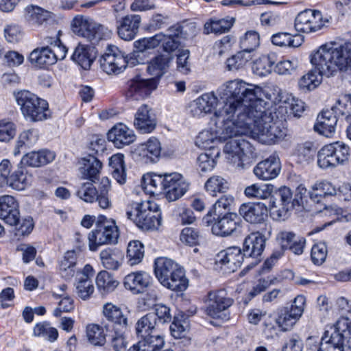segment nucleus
Returning <instances> with one entry per match:
<instances>
[{
  "label": "nucleus",
  "mask_w": 351,
  "mask_h": 351,
  "mask_svg": "<svg viewBox=\"0 0 351 351\" xmlns=\"http://www.w3.org/2000/svg\"><path fill=\"white\" fill-rule=\"evenodd\" d=\"M232 95H239L245 98V105L231 99L226 104L224 111L234 118V122H228L225 129L226 134L230 135L249 134L258 141L275 143L285 138L286 129L280 121H274L270 113L265 112V102L263 99V89L255 85H238L232 84Z\"/></svg>",
  "instance_id": "nucleus-1"
},
{
  "label": "nucleus",
  "mask_w": 351,
  "mask_h": 351,
  "mask_svg": "<svg viewBox=\"0 0 351 351\" xmlns=\"http://www.w3.org/2000/svg\"><path fill=\"white\" fill-rule=\"evenodd\" d=\"M236 83H237L239 86L241 84L251 85L243 80H239L229 81L221 85L217 90V93L223 102L222 106L219 108V101L218 97L214 92L202 94L201 96L193 100L189 106L190 113L194 117H202L212 112H214V115L216 117H227L226 121L223 120V128L220 132L222 137L232 136V135L226 134L225 129L226 128V126L228 125L227 123L228 122H234L235 119V117L228 115L224 111L226 104H228L231 99H232V100H237L239 103H243L245 105L247 104L244 100L245 98L242 95H239L237 97H234L231 94L232 92L230 91V87L232 84Z\"/></svg>",
  "instance_id": "nucleus-2"
},
{
  "label": "nucleus",
  "mask_w": 351,
  "mask_h": 351,
  "mask_svg": "<svg viewBox=\"0 0 351 351\" xmlns=\"http://www.w3.org/2000/svg\"><path fill=\"white\" fill-rule=\"evenodd\" d=\"M147 185L155 189L153 193L164 192L166 198L170 201H176L182 197L189 189V184L178 173L156 174L145 178Z\"/></svg>",
  "instance_id": "nucleus-3"
},
{
  "label": "nucleus",
  "mask_w": 351,
  "mask_h": 351,
  "mask_svg": "<svg viewBox=\"0 0 351 351\" xmlns=\"http://www.w3.org/2000/svg\"><path fill=\"white\" fill-rule=\"evenodd\" d=\"M351 350V319L339 318L330 330H326L318 351H344Z\"/></svg>",
  "instance_id": "nucleus-4"
},
{
  "label": "nucleus",
  "mask_w": 351,
  "mask_h": 351,
  "mask_svg": "<svg viewBox=\"0 0 351 351\" xmlns=\"http://www.w3.org/2000/svg\"><path fill=\"white\" fill-rule=\"evenodd\" d=\"M126 212L128 219L143 230H155L161 224L159 206L154 201L132 202Z\"/></svg>",
  "instance_id": "nucleus-5"
},
{
  "label": "nucleus",
  "mask_w": 351,
  "mask_h": 351,
  "mask_svg": "<svg viewBox=\"0 0 351 351\" xmlns=\"http://www.w3.org/2000/svg\"><path fill=\"white\" fill-rule=\"evenodd\" d=\"M313 66H351V43L324 45L310 56Z\"/></svg>",
  "instance_id": "nucleus-6"
},
{
  "label": "nucleus",
  "mask_w": 351,
  "mask_h": 351,
  "mask_svg": "<svg viewBox=\"0 0 351 351\" xmlns=\"http://www.w3.org/2000/svg\"><path fill=\"white\" fill-rule=\"evenodd\" d=\"M15 97L26 119L32 122H38L51 117V111L46 100L26 90L19 92Z\"/></svg>",
  "instance_id": "nucleus-7"
},
{
  "label": "nucleus",
  "mask_w": 351,
  "mask_h": 351,
  "mask_svg": "<svg viewBox=\"0 0 351 351\" xmlns=\"http://www.w3.org/2000/svg\"><path fill=\"white\" fill-rule=\"evenodd\" d=\"M166 67H147V72L152 76L143 79L136 75L128 82L126 97L134 100H141L149 97L157 88L158 82L166 73Z\"/></svg>",
  "instance_id": "nucleus-8"
},
{
  "label": "nucleus",
  "mask_w": 351,
  "mask_h": 351,
  "mask_svg": "<svg viewBox=\"0 0 351 351\" xmlns=\"http://www.w3.org/2000/svg\"><path fill=\"white\" fill-rule=\"evenodd\" d=\"M71 28L75 34L92 43L109 39L112 35V32L108 27L82 15H77L73 19Z\"/></svg>",
  "instance_id": "nucleus-9"
},
{
  "label": "nucleus",
  "mask_w": 351,
  "mask_h": 351,
  "mask_svg": "<svg viewBox=\"0 0 351 351\" xmlns=\"http://www.w3.org/2000/svg\"><path fill=\"white\" fill-rule=\"evenodd\" d=\"M243 134L233 135L228 141L224 147L223 152L228 162L237 168H243V162L252 153V147L250 143L239 136Z\"/></svg>",
  "instance_id": "nucleus-10"
},
{
  "label": "nucleus",
  "mask_w": 351,
  "mask_h": 351,
  "mask_svg": "<svg viewBox=\"0 0 351 351\" xmlns=\"http://www.w3.org/2000/svg\"><path fill=\"white\" fill-rule=\"evenodd\" d=\"M118 229L114 221H108L104 217H100L96 229L88 234V245L91 251H95L98 247L117 242Z\"/></svg>",
  "instance_id": "nucleus-11"
},
{
  "label": "nucleus",
  "mask_w": 351,
  "mask_h": 351,
  "mask_svg": "<svg viewBox=\"0 0 351 351\" xmlns=\"http://www.w3.org/2000/svg\"><path fill=\"white\" fill-rule=\"evenodd\" d=\"M115 20L117 32L121 39L130 41L136 37L141 24V16L139 14L116 16Z\"/></svg>",
  "instance_id": "nucleus-12"
},
{
  "label": "nucleus",
  "mask_w": 351,
  "mask_h": 351,
  "mask_svg": "<svg viewBox=\"0 0 351 351\" xmlns=\"http://www.w3.org/2000/svg\"><path fill=\"white\" fill-rule=\"evenodd\" d=\"M212 232L221 237L241 233V221L236 213H229L218 217L211 228Z\"/></svg>",
  "instance_id": "nucleus-13"
},
{
  "label": "nucleus",
  "mask_w": 351,
  "mask_h": 351,
  "mask_svg": "<svg viewBox=\"0 0 351 351\" xmlns=\"http://www.w3.org/2000/svg\"><path fill=\"white\" fill-rule=\"evenodd\" d=\"M295 29L304 33L315 32L323 27L319 11L305 10L300 12L295 19Z\"/></svg>",
  "instance_id": "nucleus-14"
},
{
  "label": "nucleus",
  "mask_w": 351,
  "mask_h": 351,
  "mask_svg": "<svg viewBox=\"0 0 351 351\" xmlns=\"http://www.w3.org/2000/svg\"><path fill=\"white\" fill-rule=\"evenodd\" d=\"M208 297V304L206 313L213 318L220 317V314L233 304V300L228 296L225 289L211 291Z\"/></svg>",
  "instance_id": "nucleus-15"
},
{
  "label": "nucleus",
  "mask_w": 351,
  "mask_h": 351,
  "mask_svg": "<svg viewBox=\"0 0 351 351\" xmlns=\"http://www.w3.org/2000/svg\"><path fill=\"white\" fill-rule=\"evenodd\" d=\"M94 276L93 267L86 264L82 270L77 271L75 276V292L83 300H88L94 293L95 287L92 278Z\"/></svg>",
  "instance_id": "nucleus-16"
},
{
  "label": "nucleus",
  "mask_w": 351,
  "mask_h": 351,
  "mask_svg": "<svg viewBox=\"0 0 351 351\" xmlns=\"http://www.w3.org/2000/svg\"><path fill=\"white\" fill-rule=\"evenodd\" d=\"M59 49L62 54L58 57L49 47H38L34 49L27 57V60L31 64L37 66H52L56 63L58 59H64L67 52L65 46H60Z\"/></svg>",
  "instance_id": "nucleus-17"
},
{
  "label": "nucleus",
  "mask_w": 351,
  "mask_h": 351,
  "mask_svg": "<svg viewBox=\"0 0 351 351\" xmlns=\"http://www.w3.org/2000/svg\"><path fill=\"white\" fill-rule=\"evenodd\" d=\"M245 256L239 247H229L220 251L216 256V263L221 265L223 269L228 272H234L241 267Z\"/></svg>",
  "instance_id": "nucleus-18"
},
{
  "label": "nucleus",
  "mask_w": 351,
  "mask_h": 351,
  "mask_svg": "<svg viewBox=\"0 0 351 351\" xmlns=\"http://www.w3.org/2000/svg\"><path fill=\"white\" fill-rule=\"evenodd\" d=\"M161 144L158 138H150L146 143L140 145L134 152L136 160L144 163L156 162L161 154Z\"/></svg>",
  "instance_id": "nucleus-19"
},
{
  "label": "nucleus",
  "mask_w": 351,
  "mask_h": 351,
  "mask_svg": "<svg viewBox=\"0 0 351 351\" xmlns=\"http://www.w3.org/2000/svg\"><path fill=\"white\" fill-rule=\"evenodd\" d=\"M278 194L282 208H278L275 202L270 201V213L275 220H285L288 217V212L295 208L292 193L289 188L285 186L280 189Z\"/></svg>",
  "instance_id": "nucleus-20"
},
{
  "label": "nucleus",
  "mask_w": 351,
  "mask_h": 351,
  "mask_svg": "<svg viewBox=\"0 0 351 351\" xmlns=\"http://www.w3.org/2000/svg\"><path fill=\"white\" fill-rule=\"evenodd\" d=\"M280 170L281 165L279 158L272 155L259 162L254 168L253 172L260 180H270L276 178Z\"/></svg>",
  "instance_id": "nucleus-21"
},
{
  "label": "nucleus",
  "mask_w": 351,
  "mask_h": 351,
  "mask_svg": "<svg viewBox=\"0 0 351 351\" xmlns=\"http://www.w3.org/2000/svg\"><path fill=\"white\" fill-rule=\"evenodd\" d=\"M239 213L246 221L253 224L262 223L267 217V208L261 202L242 204Z\"/></svg>",
  "instance_id": "nucleus-22"
},
{
  "label": "nucleus",
  "mask_w": 351,
  "mask_h": 351,
  "mask_svg": "<svg viewBox=\"0 0 351 351\" xmlns=\"http://www.w3.org/2000/svg\"><path fill=\"white\" fill-rule=\"evenodd\" d=\"M19 203L9 195L0 196V218L9 225H16L19 221Z\"/></svg>",
  "instance_id": "nucleus-23"
},
{
  "label": "nucleus",
  "mask_w": 351,
  "mask_h": 351,
  "mask_svg": "<svg viewBox=\"0 0 351 351\" xmlns=\"http://www.w3.org/2000/svg\"><path fill=\"white\" fill-rule=\"evenodd\" d=\"M266 239L259 232H252L244 239L243 253L245 258H253L256 262L259 261L265 247Z\"/></svg>",
  "instance_id": "nucleus-24"
},
{
  "label": "nucleus",
  "mask_w": 351,
  "mask_h": 351,
  "mask_svg": "<svg viewBox=\"0 0 351 351\" xmlns=\"http://www.w3.org/2000/svg\"><path fill=\"white\" fill-rule=\"evenodd\" d=\"M157 121L153 110L147 104L142 105L135 114L134 125L141 133H150L156 126Z\"/></svg>",
  "instance_id": "nucleus-25"
},
{
  "label": "nucleus",
  "mask_w": 351,
  "mask_h": 351,
  "mask_svg": "<svg viewBox=\"0 0 351 351\" xmlns=\"http://www.w3.org/2000/svg\"><path fill=\"white\" fill-rule=\"evenodd\" d=\"M337 121L334 110H323L317 116L314 130L326 137H331L335 133Z\"/></svg>",
  "instance_id": "nucleus-26"
},
{
  "label": "nucleus",
  "mask_w": 351,
  "mask_h": 351,
  "mask_svg": "<svg viewBox=\"0 0 351 351\" xmlns=\"http://www.w3.org/2000/svg\"><path fill=\"white\" fill-rule=\"evenodd\" d=\"M108 139L117 148H121L133 143L136 136L132 130L123 123H119L108 132Z\"/></svg>",
  "instance_id": "nucleus-27"
},
{
  "label": "nucleus",
  "mask_w": 351,
  "mask_h": 351,
  "mask_svg": "<svg viewBox=\"0 0 351 351\" xmlns=\"http://www.w3.org/2000/svg\"><path fill=\"white\" fill-rule=\"evenodd\" d=\"M79 172L82 178L95 182L99 180L102 163L94 156L88 154L80 162Z\"/></svg>",
  "instance_id": "nucleus-28"
},
{
  "label": "nucleus",
  "mask_w": 351,
  "mask_h": 351,
  "mask_svg": "<svg viewBox=\"0 0 351 351\" xmlns=\"http://www.w3.org/2000/svg\"><path fill=\"white\" fill-rule=\"evenodd\" d=\"M164 53H159L151 60L152 66H168L172 61L173 56L171 52L175 51L180 45L179 39L173 38L164 34L162 41Z\"/></svg>",
  "instance_id": "nucleus-29"
},
{
  "label": "nucleus",
  "mask_w": 351,
  "mask_h": 351,
  "mask_svg": "<svg viewBox=\"0 0 351 351\" xmlns=\"http://www.w3.org/2000/svg\"><path fill=\"white\" fill-rule=\"evenodd\" d=\"M152 281L151 276L145 271L132 272L124 278V287L134 293H143Z\"/></svg>",
  "instance_id": "nucleus-30"
},
{
  "label": "nucleus",
  "mask_w": 351,
  "mask_h": 351,
  "mask_svg": "<svg viewBox=\"0 0 351 351\" xmlns=\"http://www.w3.org/2000/svg\"><path fill=\"white\" fill-rule=\"evenodd\" d=\"M104 317L112 323L118 330H125L128 326V315L120 307L112 304L106 303L103 306Z\"/></svg>",
  "instance_id": "nucleus-31"
},
{
  "label": "nucleus",
  "mask_w": 351,
  "mask_h": 351,
  "mask_svg": "<svg viewBox=\"0 0 351 351\" xmlns=\"http://www.w3.org/2000/svg\"><path fill=\"white\" fill-rule=\"evenodd\" d=\"M180 265L172 259L166 257L157 258L154 261V274L158 281L162 285L178 269Z\"/></svg>",
  "instance_id": "nucleus-32"
},
{
  "label": "nucleus",
  "mask_w": 351,
  "mask_h": 351,
  "mask_svg": "<svg viewBox=\"0 0 351 351\" xmlns=\"http://www.w3.org/2000/svg\"><path fill=\"white\" fill-rule=\"evenodd\" d=\"M56 157L53 152L48 149H41L38 152H31L22 158L21 162L32 167H39L51 162Z\"/></svg>",
  "instance_id": "nucleus-33"
},
{
  "label": "nucleus",
  "mask_w": 351,
  "mask_h": 351,
  "mask_svg": "<svg viewBox=\"0 0 351 351\" xmlns=\"http://www.w3.org/2000/svg\"><path fill=\"white\" fill-rule=\"evenodd\" d=\"M32 182V176L21 167L14 171L7 180L6 186L14 190L23 191L29 186Z\"/></svg>",
  "instance_id": "nucleus-34"
},
{
  "label": "nucleus",
  "mask_w": 351,
  "mask_h": 351,
  "mask_svg": "<svg viewBox=\"0 0 351 351\" xmlns=\"http://www.w3.org/2000/svg\"><path fill=\"white\" fill-rule=\"evenodd\" d=\"M162 285L176 292L185 291L189 286V280L186 277L184 268L180 265L172 276L167 279Z\"/></svg>",
  "instance_id": "nucleus-35"
},
{
  "label": "nucleus",
  "mask_w": 351,
  "mask_h": 351,
  "mask_svg": "<svg viewBox=\"0 0 351 351\" xmlns=\"http://www.w3.org/2000/svg\"><path fill=\"white\" fill-rule=\"evenodd\" d=\"M50 18V12L40 7L30 5L24 10V19L31 25H41Z\"/></svg>",
  "instance_id": "nucleus-36"
},
{
  "label": "nucleus",
  "mask_w": 351,
  "mask_h": 351,
  "mask_svg": "<svg viewBox=\"0 0 351 351\" xmlns=\"http://www.w3.org/2000/svg\"><path fill=\"white\" fill-rule=\"evenodd\" d=\"M95 57V53L90 47L79 43L75 48L71 59L79 66H91Z\"/></svg>",
  "instance_id": "nucleus-37"
},
{
  "label": "nucleus",
  "mask_w": 351,
  "mask_h": 351,
  "mask_svg": "<svg viewBox=\"0 0 351 351\" xmlns=\"http://www.w3.org/2000/svg\"><path fill=\"white\" fill-rule=\"evenodd\" d=\"M103 266L107 269L117 270L122 263L123 254L121 252L107 248L102 250L99 254Z\"/></svg>",
  "instance_id": "nucleus-38"
},
{
  "label": "nucleus",
  "mask_w": 351,
  "mask_h": 351,
  "mask_svg": "<svg viewBox=\"0 0 351 351\" xmlns=\"http://www.w3.org/2000/svg\"><path fill=\"white\" fill-rule=\"evenodd\" d=\"M336 194L335 187L326 180L317 181L311 187L309 191L310 198L315 202H319L321 198L327 196H333Z\"/></svg>",
  "instance_id": "nucleus-39"
},
{
  "label": "nucleus",
  "mask_w": 351,
  "mask_h": 351,
  "mask_svg": "<svg viewBox=\"0 0 351 351\" xmlns=\"http://www.w3.org/2000/svg\"><path fill=\"white\" fill-rule=\"evenodd\" d=\"M124 61V53L115 46L109 45L99 59L100 66H118Z\"/></svg>",
  "instance_id": "nucleus-40"
},
{
  "label": "nucleus",
  "mask_w": 351,
  "mask_h": 351,
  "mask_svg": "<svg viewBox=\"0 0 351 351\" xmlns=\"http://www.w3.org/2000/svg\"><path fill=\"white\" fill-rule=\"evenodd\" d=\"M109 165L112 169V177L120 184L126 182L127 174L124 165V156L122 154L112 155L109 159Z\"/></svg>",
  "instance_id": "nucleus-41"
},
{
  "label": "nucleus",
  "mask_w": 351,
  "mask_h": 351,
  "mask_svg": "<svg viewBox=\"0 0 351 351\" xmlns=\"http://www.w3.org/2000/svg\"><path fill=\"white\" fill-rule=\"evenodd\" d=\"M38 132L36 129H28L21 132L17 138L14 155H18L23 147L29 148L34 145L38 140Z\"/></svg>",
  "instance_id": "nucleus-42"
},
{
  "label": "nucleus",
  "mask_w": 351,
  "mask_h": 351,
  "mask_svg": "<svg viewBox=\"0 0 351 351\" xmlns=\"http://www.w3.org/2000/svg\"><path fill=\"white\" fill-rule=\"evenodd\" d=\"M322 82L319 67H314L299 81V87L304 91H311L316 88Z\"/></svg>",
  "instance_id": "nucleus-43"
},
{
  "label": "nucleus",
  "mask_w": 351,
  "mask_h": 351,
  "mask_svg": "<svg viewBox=\"0 0 351 351\" xmlns=\"http://www.w3.org/2000/svg\"><path fill=\"white\" fill-rule=\"evenodd\" d=\"M234 22V18H226L221 19H210L204 25V32L206 34L215 33L223 34L228 32Z\"/></svg>",
  "instance_id": "nucleus-44"
},
{
  "label": "nucleus",
  "mask_w": 351,
  "mask_h": 351,
  "mask_svg": "<svg viewBox=\"0 0 351 351\" xmlns=\"http://www.w3.org/2000/svg\"><path fill=\"white\" fill-rule=\"evenodd\" d=\"M159 328L156 322L155 315L147 313L138 320L136 324V332L138 338L140 339L144 335L152 334L154 330Z\"/></svg>",
  "instance_id": "nucleus-45"
},
{
  "label": "nucleus",
  "mask_w": 351,
  "mask_h": 351,
  "mask_svg": "<svg viewBox=\"0 0 351 351\" xmlns=\"http://www.w3.org/2000/svg\"><path fill=\"white\" fill-rule=\"evenodd\" d=\"M274 186L270 184H254L245 189L244 193L249 198L265 199L270 197Z\"/></svg>",
  "instance_id": "nucleus-46"
},
{
  "label": "nucleus",
  "mask_w": 351,
  "mask_h": 351,
  "mask_svg": "<svg viewBox=\"0 0 351 351\" xmlns=\"http://www.w3.org/2000/svg\"><path fill=\"white\" fill-rule=\"evenodd\" d=\"M96 285L102 293L113 291L118 286L119 282L106 271L99 272L96 277Z\"/></svg>",
  "instance_id": "nucleus-47"
},
{
  "label": "nucleus",
  "mask_w": 351,
  "mask_h": 351,
  "mask_svg": "<svg viewBox=\"0 0 351 351\" xmlns=\"http://www.w3.org/2000/svg\"><path fill=\"white\" fill-rule=\"evenodd\" d=\"M33 335L35 337H44L50 342H54L58 337V331L49 322H42L35 325L33 328Z\"/></svg>",
  "instance_id": "nucleus-48"
},
{
  "label": "nucleus",
  "mask_w": 351,
  "mask_h": 351,
  "mask_svg": "<svg viewBox=\"0 0 351 351\" xmlns=\"http://www.w3.org/2000/svg\"><path fill=\"white\" fill-rule=\"evenodd\" d=\"M138 343L147 351H158L163 348L165 340L163 336L159 334H150L138 339Z\"/></svg>",
  "instance_id": "nucleus-49"
},
{
  "label": "nucleus",
  "mask_w": 351,
  "mask_h": 351,
  "mask_svg": "<svg viewBox=\"0 0 351 351\" xmlns=\"http://www.w3.org/2000/svg\"><path fill=\"white\" fill-rule=\"evenodd\" d=\"M317 165L322 169L332 168L339 165L330 144L324 146L318 152Z\"/></svg>",
  "instance_id": "nucleus-50"
},
{
  "label": "nucleus",
  "mask_w": 351,
  "mask_h": 351,
  "mask_svg": "<svg viewBox=\"0 0 351 351\" xmlns=\"http://www.w3.org/2000/svg\"><path fill=\"white\" fill-rule=\"evenodd\" d=\"M128 263L133 266L140 263L144 257V246L139 241H132L127 249Z\"/></svg>",
  "instance_id": "nucleus-51"
},
{
  "label": "nucleus",
  "mask_w": 351,
  "mask_h": 351,
  "mask_svg": "<svg viewBox=\"0 0 351 351\" xmlns=\"http://www.w3.org/2000/svg\"><path fill=\"white\" fill-rule=\"evenodd\" d=\"M254 64H261L264 66H280L283 64L288 63L289 64H298V60L296 58H285L281 57L279 60L278 56L275 53H270L267 55H263L258 59L253 61Z\"/></svg>",
  "instance_id": "nucleus-52"
},
{
  "label": "nucleus",
  "mask_w": 351,
  "mask_h": 351,
  "mask_svg": "<svg viewBox=\"0 0 351 351\" xmlns=\"http://www.w3.org/2000/svg\"><path fill=\"white\" fill-rule=\"evenodd\" d=\"M228 188V181L219 176L210 177L205 183L206 191L212 196H216L218 193H224Z\"/></svg>",
  "instance_id": "nucleus-53"
},
{
  "label": "nucleus",
  "mask_w": 351,
  "mask_h": 351,
  "mask_svg": "<svg viewBox=\"0 0 351 351\" xmlns=\"http://www.w3.org/2000/svg\"><path fill=\"white\" fill-rule=\"evenodd\" d=\"M222 128L223 126L220 128L219 130H217L215 132L210 130L202 131L196 138V145L202 148L208 149L212 147V144L217 139V136L224 140L228 138V136L222 137V135L220 134Z\"/></svg>",
  "instance_id": "nucleus-54"
},
{
  "label": "nucleus",
  "mask_w": 351,
  "mask_h": 351,
  "mask_svg": "<svg viewBox=\"0 0 351 351\" xmlns=\"http://www.w3.org/2000/svg\"><path fill=\"white\" fill-rule=\"evenodd\" d=\"M86 337L90 343L102 346L106 343V335L104 329L97 324H89L86 326Z\"/></svg>",
  "instance_id": "nucleus-55"
},
{
  "label": "nucleus",
  "mask_w": 351,
  "mask_h": 351,
  "mask_svg": "<svg viewBox=\"0 0 351 351\" xmlns=\"http://www.w3.org/2000/svg\"><path fill=\"white\" fill-rule=\"evenodd\" d=\"M174 219L182 225L192 224L196 220L193 211L185 205H178L173 210Z\"/></svg>",
  "instance_id": "nucleus-56"
},
{
  "label": "nucleus",
  "mask_w": 351,
  "mask_h": 351,
  "mask_svg": "<svg viewBox=\"0 0 351 351\" xmlns=\"http://www.w3.org/2000/svg\"><path fill=\"white\" fill-rule=\"evenodd\" d=\"M276 100L280 103H288L290 105L291 112L295 117H300L304 110V103L302 100L295 99L291 95H285L280 90H279Z\"/></svg>",
  "instance_id": "nucleus-57"
},
{
  "label": "nucleus",
  "mask_w": 351,
  "mask_h": 351,
  "mask_svg": "<svg viewBox=\"0 0 351 351\" xmlns=\"http://www.w3.org/2000/svg\"><path fill=\"white\" fill-rule=\"evenodd\" d=\"M332 151L336 158L339 165H343L349 161L351 156V149L350 147L343 142L337 141L330 143Z\"/></svg>",
  "instance_id": "nucleus-58"
},
{
  "label": "nucleus",
  "mask_w": 351,
  "mask_h": 351,
  "mask_svg": "<svg viewBox=\"0 0 351 351\" xmlns=\"http://www.w3.org/2000/svg\"><path fill=\"white\" fill-rule=\"evenodd\" d=\"M0 60L8 66H20L24 62V56L16 51H5L0 44Z\"/></svg>",
  "instance_id": "nucleus-59"
},
{
  "label": "nucleus",
  "mask_w": 351,
  "mask_h": 351,
  "mask_svg": "<svg viewBox=\"0 0 351 351\" xmlns=\"http://www.w3.org/2000/svg\"><path fill=\"white\" fill-rule=\"evenodd\" d=\"M76 195L85 202L93 203L97 195V191L93 182H84L76 190Z\"/></svg>",
  "instance_id": "nucleus-60"
},
{
  "label": "nucleus",
  "mask_w": 351,
  "mask_h": 351,
  "mask_svg": "<svg viewBox=\"0 0 351 351\" xmlns=\"http://www.w3.org/2000/svg\"><path fill=\"white\" fill-rule=\"evenodd\" d=\"M300 317L293 315V313L289 308H284L280 311L276 323L283 330H288Z\"/></svg>",
  "instance_id": "nucleus-61"
},
{
  "label": "nucleus",
  "mask_w": 351,
  "mask_h": 351,
  "mask_svg": "<svg viewBox=\"0 0 351 351\" xmlns=\"http://www.w3.org/2000/svg\"><path fill=\"white\" fill-rule=\"evenodd\" d=\"M259 45V35L257 32L247 31L240 38V48L241 49L253 51Z\"/></svg>",
  "instance_id": "nucleus-62"
},
{
  "label": "nucleus",
  "mask_w": 351,
  "mask_h": 351,
  "mask_svg": "<svg viewBox=\"0 0 351 351\" xmlns=\"http://www.w3.org/2000/svg\"><path fill=\"white\" fill-rule=\"evenodd\" d=\"M3 32L5 40L10 43H19L23 36L22 27L16 23L6 25Z\"/></svg>",
  "instance_id": "nucleus-63"
},
{
  "label": "nucleus",
  "mask_w": 351,
  "mask_h": 351,
  "mask_svg": "<svg viewBox=\"0 0 351 351\" xmlns=\"http://www.w3.org/2000/svg\"><path fill=\"white\" fill-rule=\"evenodd\" d=\"M16 131V125L5 119L0 120V141L9 142L12 140Z\"/></svg>",
  "instance_id": "nucleus-64"
}]
</instances>
